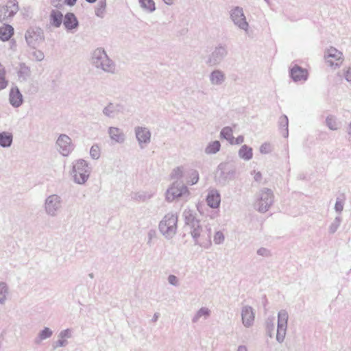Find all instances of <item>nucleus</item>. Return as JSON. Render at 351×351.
I'll use <instances>...</instances> for the list:
<instances>
[{
	"label": "nucleus",
	"instance_id": "obj_1",
	"mask_svg": "<svg viewBox=\"0 0 351 351\" xmlns=\"http://www.w3.org/2000/svg\"><path fill=\"white\" fill-rule=\"evenodd\" d=\"M289 314L286 310H280L276 320L274 317H269L265 321V332L269 337L275 336L277 342L284 341L288 327Z\"/></svg>",
	"mask_w": 351,
	"mask_h": 351
},
{
	"label": "nucleus",
	"instance_id": "obj_2",
	"mask_svg": "<svg viewBox=\"0 0 351 351\" xmlns=\"http://www.w3.org/2000/svg\"><path fill=\"white\" fill-rule=\"evenodd\" d=\"M275 202L274 191L267 187L259 189L254 195L253 201L254 209L259 213H267Z\"/></svg>",
	"mask_w": 351,
	"mask_h": 351
},
{
	"label": "nucleus",
	"instance_id": "obj_3",
	"mask_svg": "<svg viewBox=\"0 0 351 351\" xmlns=\"http://www.w3.org/2000/svg\"><path fill=\"white\" fill-rule=\"evenodd\" d=\"M323 60L327 67L335 71L343 65L345 57L343 51L334 46H328L324 51Z\"/></svg>",
	"mask_w": 351,
	"mask_h": 351
},
{
	"label": "nucleus",
	"instance_id": "obj_4",
	"mask_svg": "<svg viewBox=\"0 0 351 351\" xmlns=\"http://www.w3.org/2000/svg\"><path fill=\"white\" fill-rule=\"evenodd\" d=\"M189 195V190L182 182H175L166 192V199L169 202H173L184 195Z\"/></svg>",
	"mask_w": 351,
	"mask_h": 351
},
{
	"label": "nucleus",
	"instance_id": "obj_5",
	"mask_svg": "<svg viewBox=\"0 0 351 351\" xmlns=\"http://www.w3.org/2000/svg\"><path fill=\"white\" fill-rule=\"evenodd\" d=\"M178 217L173 214H167L160 221L159 228L163 234H171L175 232Z\"/></svg>",
	"mask_w": 351,
	"mask_h": 351
},
{
	"label": "nucleus",
	"instance_id": "obj_6",
	"mask_svg": "<svg viewBox=\"0 0 351 351\" xmlns=\"http://www.w3.org/2000/svg\"><path fill=\"white\" fill-rule=\"evenodd\" d=\"M289 77L295 82L304 84L308 79V69L303 68L297 64H294L289 69Z\"/></svg>",
	"mask_w": 351,
	"mask_h": 351
},
{
	"label": "nucleus",
	"instance_id": "obj_7",
	"mask_svg": "<svg viewBox=\"0 0 351 351\" xmlns=\"http://www.w3.org/2000/svg\"><path fill=\"white\" fill-rule=\"evenodd\" d=\"M86 169V162L83 160L77 161L76 163L74 165V178L77 183L82 184L85 182V181L86 180L88 176V171Z\"/></svg>",
	"mask_w": 351,
	"mask_h": 351
},
{
	"label": "nucleus",
	"instance_id": "obj_8",
	"mask_svg": "<svg viewBox=\"0 0 351 351\" xmlns=\"http://www.w3.org/2000/svg\"><path fill=\"white\" fill-rule=\"evenodd\" d=\"M18 3L15 0L9 1L0 8V21L14 16L18 11Z\"/></svg>",
	"mask_w": 351,
	"mask_h": 351
},
{
	"label": "nucleus",
	"instance_id": "obj_9",
	"mask_svg": "<svg viewBox=\"0 0 351 351\" xmlns=\"http://www.w3.org/2000/svg\"><path fill=\"white\" fill-rule=\"evenodd\" d=\"M255 311L249 306L245 305L243 306V326L246 328H250L253 326L255 321Z\"/></svg>",
	"mask_w": 351,
	"mask_h": 351
},
{
	"label": "nucleus",
	"instance_id": "obj_10",
	"mask_svg": "<svg viewBox=\"0 0 351 351\" xmlns=\"http://www.w3.org/2000/svg\"><path fill=\"white\" fill-rule=\"evenodd\" d=\"M57 144L60 147V152L64 156H67L71 150V138L65 135L62 134L57 140Z\"/></svg>",
	"mask_w": 351,
	"mask_h": 351
},
{
	"label": "nucleus",
	"instance_id": "obj_11",
	"mask_svg": "<svg viewBox=\"0 0 351 351\" xmlns=\"http://www.w3.org/2000/svg\"><path fill=\"white\" fill-rule=\"evenodd\" d=\"M220 202L221 197L218 191L214 189L209 191L206 197L207 204L213 208H217L220 205Z\"/></svg>",
	"mask_w": 351,
	"mask_h": 351
},
{
	"label": "nucleus",
	"instance_id": "obj_12",
	"mask_svg": "<svg viewBox=\"0 0 351 351\" xmlns=\"http://www.w3.org/2000/svg\"><path fill=\"white\" fill-rule=\"evenodd\" d=\"M60 206L59 197L53 195L49 196L46 200V210L50 215H53L56 210Z\"/></svg>",
	"mask_w": 351,
	"mask_h": 351
},
{
	"label": "nucleus",
	"instance_id": "obj_13",
	"mask_svg": "<svg viewBox=\"0 0 351 351\" xmlns=\"http://www.w3.org/2000/svg\"><path fill=\"white\" fill-rule=\"evenodd\" d=\"M25 38L29 44H33L34 42L43 40V36L40 29H30L27 31Z\"/></svg>",
	"mask_w": 351,
	"mask_h": 351
},
{
	"label": "nucleus",
	"instance_id": "obj_14",
	"mask_svg": "<svg viewBox=\"0 0 351 351\" xmlns=\"http://www.w3.org/2000/svg\"><path fill=\"white\" fill-rule=\"evenodd\" d=\"M65 28L68 30L75 29L78 26V21L73 13L68 12L65 14L63 21Z\"/></svg>",
	"mask_w": 351,
	"mask_h": 351
},
{
	"label": "nucleus",
	"instance_id": "obj_15",
	"mask_svg": "<svg viewBox=\"0 0 351 351\" xmlns=\"http://www.w3.org/2000/svg\"><path fill=\"white\" fill-rule=\"evenodd\" d=\"M63 15L58 10H52L49 15V23L54 27H59L62 23Z\"/></svg>",
	"mask_w": 351,
	"mask_h": 351
},
{
	"label": "nucleus",
	"instance_id": "obj_16",
	"mask_svg": "<svg viewBox=\"0 0 351 351\" xmlns=\"http://www.w3.org/2000/svg\"><path fill=\"white\" fill-rule=\"evenodd\" d=\"M136 135L140 143H147L150 140L151 134L149 130L144 128H137Z\"/></svg>",
	"mask_w": 351,
	"mask_h": 351
},
{
	"label": "nucleus",
	"instance_id": "obj_17",
	"mask_svg": "<svg viewBox=\"0 0 351 351\" xmlns=\"http://www.w3.org/2000/svg\"><path fill=\"white\" fill-rule=\"evenodd\" d=\"M325 123L330 130H337L340 128V123L338 121L337 118L332 114H328L326 116Z\"/></svg>",
	"mask_w": 351,
	"mask_h": 351
},
{
	"label": "nucleus",
	"instance_id": "obj_18",
	"mask_svg": "<svg viewBox=\"0 0 351 351\" xmlns=\"http://www.w3.org/2000/svg\"><path fill=\"white\" fill-rule=\"evenodd\" d=\"M14 29L9 25H4L0 27V39L3 41L8 40L13 35Z\"/></svg>",
	"mask_w": 351,
	"mask_h": 351
},
{
	"label": "nucleus",
	"instance_id": "obj_19",
	"mask_svg": "<svg viewBox=\"0 0 351 351\" xmlns=\"http://www.w3.org/2000/svg\"><path fill=\"white\" fill-rule=\"evenodd\" d=\"M10 101L14 106H19L22 103V95L17 88H12L10 93Z\"/></svg>",
	"mask_w": 351,
	"mask_h": 351
},
{
	"label": "nucleus",
	"instance_id": "obj_20",
	"mask_svg": "<svg viewBox=\"0 0 351 351\" xmlns=\"http://www.w3.org/2000/svg\"><path fill=\"white\" fill-rule=\"evenodd\" d=\"M221 134L223 138L229 141L231 144L239 143L238 138H235L233 136V131L230 128H224L222 130Z\"/></svg>",
	"mask_w": 351,
	"mask_h": 351
},
{
	"label": "nucleus",
	"instance_id": "obj_21",
	"mask_svg": "<svg viewBox=\"0 0 351 351\" xmlns=\"http://www.w3.org/2000/svg\"><path fill=\"white\" fill-rule=\"evenodd\" d=\"M12 142V134L10 132H3L0 133V145L9 147Z\"/></svg>",
	"mask_w": 351,
	"mask_h": 351
},
{
	"label": "nucleus",
	"instance_id": "obj_22",
	"mask_svg": "<svg viewBox=\"0 0 351 351\" xmlns=\"http://www.w3.org/2000/svg\"><path fill=\"white\" fill-rule=\"evenodd\" d=\"M289 120L288 117L286 115H283L280 118V128L281 130V132L282 136L285 138H287L289 136Z\"/></svg>",
	"mask_w": 351,
	"mask_h": 351
},
{
	"label": "nucleus",
	"instance_id": "obj_23",
	"mask_svg": "<svg viewBox=\"0 0 351 351\" xmlns=\"http://www.w3.org/2000/svg\"><path fill=\"white\" fill-rule=\"evenodd\" d=\"M109 134L112 139L117 142H122L124 139L123 133L117 128H110Z\"/></svg>",
	"mask_w": 351,
	"mask_h": 351
},
{
	"label": "nucleus",
	"instance_id": "obj_24",
	"mask_svg": "<svg viewBox=\"0 0 351 351\" xmlns=\"http://www.w3.org/2000/svg\"><path fill=\"white\" fill-rule=\"evenodd\" d=\"M274 150L273 145L269 142H265L259 147V152L262 154H269Z\"/></svg>",
	"mask_w": 351,
	"mask_h": 351
},
{
	"label": "nucleus",
	"instance_id": "obj_25",
	"mask_svg": "<svg viewBox=\"0 0 351 351\" xmlns=\"http://www.w3.org/2000/svg\"><path fill=\"white\" fill-rule=\"evenodd\" d=\"M220 146L219 142L215 141L208 145L206 149V152L207 154H215L219 150Z\"/></svg>",
	"mask_w": 351,
	"mask_h": 351
},
{
	"label": "nucleus",
	"instance_id": "obj_26",
	"mask_svg": "<svg viewBox=\"0 0 351 351\" xmlns=\"http://www.w3.org/2000/svg\"><path fill=\"white\" fill-rule=\"evenodd\" d=\"M223 79V73L219 71H214L211 74L210 80L213 84H219Z\"/></svg>",
	"mask_w": 351,
	"mask_h": 351
},
{
	"label": "nucleus",
	"instance_id": "obj_27",
	"mask_svg": "<svg viewBox=\"0 0 351 351\" xmlns=\"http://www.w3.org/2000/svg\"><path fill=\"white\" fill-rule=\"evenodd\" d=\"M139 3L141 7L149 11L155 10V3L153 0H139Z\"/></svg>",
	"mask_w": 351,
	"mask_h": 351
},
{
	"label": "nucleus",
	"instance_id": "obj_28",
	"mask_svg": "<svg viewBox=\"0 0 351 351\" xmlns=\"http://www.w3.org/2000/svg\"><path fill=\"white\" fill-rule=\"evenodd\" d=\"M5 69L1 64H0V90L4 89L8 85V82L5 80Z\"/></svg>",
	"mask_w": 351,
	"mask_h": 351
},
{
	"label": "nucleus",
	"instance_id": "obj_29",
	"mask_svg": "<svg viewBox=\"0 0 351 351\" xmlns=\"http://www.w3.org/2000/svg\"><path fill=\"white\" fill-rule=\"evenodd\" d=\"M341 223V219L339 217H337L335 218L333 222L329 226V232L330 233H335L339 227L340 226V224Z\"/></svg>",
	"mask_w": 351,
	"mask_h": 351
},
{
	"label": "nucleus",
	"instance_id": "obj_30",
	"mask_svg": "<svg viewBox=\"0 0 351 351\" xmlns=\"http://www.w3.org/2000/svg\"><path fill=\"white\" fill-rule=\"evenodd\" d=\"M253 156L252 149L246 145H243V159L249 160Z\"/></svg>",
	"mask_w": 351,
	"mask_h": 351
},
{
	"label": "nucleus",
	"instance_id": "obj_31",
	"mask_svg": "<svg viewBox=\"0 0 351 351\" xmlns=\"http://www.w3.org/2000/svg\"><path fill=\"white\" fill-rule=\"evenodd\" d=\"M343 75L346 82L351 84V65L346 66L343 69Z\"/></svg>",
	"mask_w": 351,
	"mask_h": 351
},
{
	"label": "nucleus",
	"instance_id": "obj_32",
	"mask_svg": "<svg viewBox=\"0 0 351 351\" xmlns=\"http://www.w3.org/2000/svg\"><path fill=\"white\" fill-rule=\"evenodd\" d=\"M90 154L93 158L97 159L100 156V149L97 145H93L90 148Z\"/></svg>",
	"mask_w": 351,
	"mask_h": 351
},
{
	"label": "nucleus",
	"instance_id": "obj_33",
	"mask_svg": "<svg viewBox=\"0 0 351 351\" xmlns=\"http://www.w3.org/2000/svg\"><path fill=\"white\" fill-rule=\"evenodd\" d=\"M257 254L262 257H269L271 256V252L269 249L263 247L258 249Z\"/></svg>",
	"mask_w": 351,
	"mask_h": 351
},
{
	"label": "nucleus",
	"instance_id": "obj_34",
	"mask_svg": "<svg viewBox=\"0 0 351 351\" xmlns=\"http://www.w3.org/2000/svg\"><path fill=\"white\" fill-rule=\"evenodd\" d=\"M199 180V175L197 171H193L191 173L190 179L187 180V183L190 184H196L198 182Z\"/></svg>",
	"mask_w": 351,
	"mask_h": 351
},
{
	"label": "nucleus",
	"instance_id": "obj_35",
	"mask_svg": "<svg viewBox=\"0 0 351 351\" xmlns=\"http://www.w3.org/2000/svg\"><path fill=\"white\" fill-rule=\"evenodd\" d=\"M224 240V236L222 232H217L213 238V241L215 244H220Z\"/></svg>",
	"mask_w": 351,
	"mask_h": 351
},
{
	"label": "nucleus",
	"instance_id": "obj_36",
	"mask_svg": "<svg viewBox=\"0 0 351 351\" xmlns=\"http://www.w3.org/2000/svg\"><path fill=\"white\" fill-rule=\"evenodd\" d=\"M251 175L253 177L254 181L257 182H261L263 180V175L260 171L254 170L251 172Z\"/></svg>",
	"mask_w": 351,
	"mask_h": 351
},
{
	"label": "nucleus",
	"instance_id": "obj_37",
	"mask_svg": "<svg viewBox=\"0 0 351 351\" xmlns=\"http://www.w3.org/2000/svg\"><path fill=\"white\" fill-rule=\"evenodd\" d=\"M343 202L341 199H337L335 204V210L337 213H341V211L343 210Z\"/></svg>",
	"mask_w": 351,
	"mask_h": 351
},
{
	"label": "nucleus",
	"instance_id": "obj_38",
	"mask_svg": "<svg viewBox=\"0 0 351 351\" xmlns=\"http://www.w3.org/2000/svg\"><path fill=\"white\" fill-rule=\"evenodd\" d=\"M52 334V332L49 328H45L40 333V337L41 339H45L46 338L49 337Z\"/></svg>",
	"mask_w": 351,
	"mask_h": 351
},
{
	"label": "nucleus",
	"instance_id": "obj_39",
	"mask_svg": "<svg viewBox=\"0 0 351 351\" xmlns=\"http://www.w3.org/2000/svg\"><path fill=\"white\" fill-rule=\"evenodd\" d=\"M240 12L241 11L239 10V9L237 8L231 14L232 19L236 24H238L239 23V19L238 18L240 15Z\"/></svg>",
	"mask_w": 351,
	"mask_h": 351
},
{
	"label": "nucleus",
	"instance_id": "obj_40",
	"mask_svg": "<svg viewBox=\"0 0 351 351\" xmlns=\"http://www.w3.org/2000/svg\"><path fill=\"white\" fill-rule=\"evenodd\" d=\"M200 232H201V228L199 225H197V227L194 228V230L192 231V235L194 238H198L200 236Z\"/></svg>",
	"mask_w": 351,
	"mask_h": 351
},
{
	"label": "nucleus",
	"instance_id": "obj_41",
	"mask_svg": "<svg viewBox=\"0 0 351 351\" xmlns=\"http://www.w3.org/2000/svg\"><path fill=\"white\" fill-rule=\"evenodd\" d=\"M182 170L180 168H177L176 169H174L172 173V177L173 178H178L182 176Z\"/></svg>",
	"mask_w": 351,
	"mask_h": 351
},
{
	"label": "nucleus",
	"instance_id": "obj_42",
	"mask_svg": "<svg viewBox=\"0 0 351 351\" xmlns=\"http://www.w3.org/2000/svg\"><path fill=\"white\" fill-rule=\"evenodd\" d=\"M169 282L171 284V285H176L177 282H178V280H177V278L173 276V275H171L169 276Z\"/></svg>",
	"mask_w": 351,
	"mask_h": 351
},
{
	"label": "nucleus",
	"instance_id": "obj_43",
	"mask_svg": "<svg viewBox=\"0 0 351 351\" xmlns=\"http://www.w3.org/2000/svg\"><path fill=\"white\" fill-rule=\"evenodd\" d=\"M64 3L70 6H73L75 4L77 0H64Z\"/></svg>",
	"mask_w": 351,
	"mask_h": 351
},
{
	"label": "nucleus",
	"instance_id": "obj_44",
	"mask_svg": "<svg viewBox=\"0 0 351 351\" xmlns=\"http://www.w3.org/2000/svg\"><path fill=\"white\" fill-rule=\"evenodd\" d=\"M199 313L200 315H208V311L207 309H201L199 312Z\"/></svg>",
	"mask_w": 351,
	"mask_h": 351
},
{
	"label": "nucleus",
	"instance_id": "obj_45",
	"mask_svg": "<svg viewBox=\"0 0 351 351\" xmlns=\"http://www.w3.org/2000/svg\"><path fill=\"white\" fill-rule=\"evenodd\" d=\"M242 26H243V29L247 31V27H248V24L247 22L244 21L243 20Z\"/></svg>",
	"mask_w": 351,
	"mask_h": 351
},
{
	"label": "nucleus",
	"instance_id": "obj_46",
	"mask_svg": "<svg viewBox=\"0 0 351 351\" xmlns=\"http://www.w3.org/2000/svg\"><path fill=\"white\" fill-rule=\"evenodd\" d=\"M347 132L351 136V122L348 125Z\"/></svg>",
	"mask_w": 351,
	"mask_h": 351
},
{
	"label": "nucleus",
	"instance_id": "obj_47",
	"mask_svg": "<svg viewBox=\"0 0 351 351\" xmlns=\"http://www.w3.org/2000/svg\"><path fill=\"white\" fill-rule=\"evenodd\" d=\"M164 1H165L167 4L171 5V4H172V3H173V0H164Z\"/></svg>",
	"mask_w": 351,
	"mask_h": 351
},
{
	"label": "nucleus",
	"instance_id": "obj_48",
	"mask_svg": "<svg viewBox=\"0 0 351 351\" xmlns=\"http://www.w3.org/2000/svg\"><path fill=\"white\" fill-rule=\"evenodd\" d=\"M40 53V58L42 59L43 58V54L41 52H39Z\"/></svg>",
	"mask_w": 351,
	"mask_h": 351
},
{
	"label": "nucleus",
	"instance_id": "obj_49",
	"mask_svg": "<svg viewBox=\"0 0 351 351\" xmlns=\"http://www.w3.org/2000/svg\"><path fill=\"white\" fill-rule=\"evenodd\" d=\"M87 1L90 2V3H93L95 2L96 0H86Z\"/></svg>",
	"mask_w": 351,
	"mask_h": 351
},
{
	"label": "nucleus",
	"instance_id": "obj_50",
	"mask_svg": "<svg viewBox=\"0 0 351 351\" xmlns=\"http://www.w3.org/2000/svg\"><path fill=\"white\" fill-rule=\"evenodd\" d=\"M51 1H53V2H58V1H59L60 0H51Z\"/></svg>",
	"mask_w": 351,
	"mask_h": 351
}]
</instances>
